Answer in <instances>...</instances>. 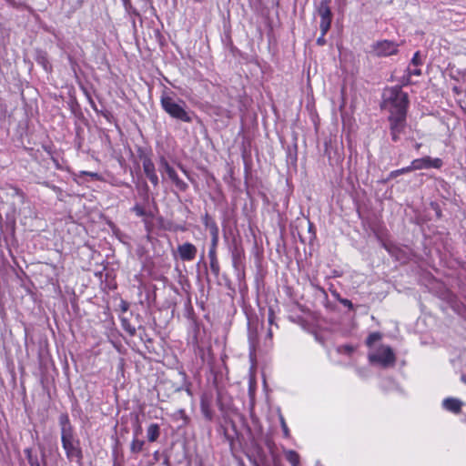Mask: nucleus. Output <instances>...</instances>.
<instances>
[{
  "label": "nucleus",
  "mask_w": 466,
  "mask_h": 466,
  "mask_svg": "<svg viewBox=\"0 0 466 466\" xmlns=\"http://www.w3.org/2000/svg\"><path fill=\"white\" fill-rule=\"evenodd\" d=\"M384 105L388 108L390 115L407 116L408 95L400 88L391 87L384 93Z\"/></svg>",
  "instance_id": "obj_1"
},
{
  "label": "nucleus",
  "mask_w": 466,
  "mask_h": 466,
  "mask_svg": "<svg viewBox=\"0 0 466 466\" xmlns=\"http://www.w3.org/2000/svg\"><path fill=\"white\" fill-rule=\"evenodd\" d=\"M160 104L163 110L171 117L185 123L192 122L191 113L186 110L187 105L184 100L176 101L167 92H163Z\"/></svg>",
  "instance_id": "obj_2"
},
{
  "label": "nucleus",
  "mask_w": 466,
  "mask_h": 466,
  "mask_svg": "<svg viewBox=\"0 0 466 466\" xmlns=\"http://www.w3.org/2000/svg\"><path fill=\"white\" fill-rule=\"evenodd\" d=\"M66 423L63 425L61 431V441L63 449L66 451L68 461L80 462L83 458V454L79 440L75 438L72 427L67 418H66Z\"/></svg>",
  "instance_id": "obj_3"
},
{
  "label": "nucleus",
  "mask_w": 466,
  "mask_h": 466,
  "mask_svg": "<svg viewBox=\"0 0 466 466\" xmlns=\"http://www.w3.org/2000/svg\"><path fill=\"white\" fill-rule=\"evenodd\" d=\"M368 357L370 363H377L383 368L394 366L396 362V356L392 349L387 345L371 349Z\"/></svg>",
  "instance_id": "obj_4"
},
{
  "label": "nucleus",
  "mask_w": 466,
  "mask_h": 466,
  "mask_svg": "<svg viewBox=\"0 0 466 466\" xmlns=\"http://www.w3.org/2000/svg\"><path fill=\"white\" fill-rule=\"evenodd\" d=\"M406 116L403 115L396 116L390 115L389 116V123H390V131L391 139L394 142L400 140L401 134L404 133L406 128Z\"/></svg>",
  "instance_id": "obj_5"
},
{
  "label": "nucleus",
  "mask_w": 466,
  "mask_h": 466,
  "mask_svg": "<svg viewBox=\"0 0 466 466\" xmlns=\"http://www.w3.org/2000/svg\"><path fill=\"white\" fill-rule=\"evenodd\" d=\"M318 14L320 16V31L326 35L330 28L332 16L329 0H321L318 7Z\"/></svg>",
  "instance_id": "obj_6"
},
{
  "label": "nucleus",
  "mask_w": 466,
  "mask_h": 466,
  "mask_svg": "<svg viewBox=\"0 0 466 466\" xmlns=\"http://www.w3.org/2000/svg\"><path fill=\"white\" fill-rule=\"evenodd\" d=\"M158 167L160 172L167 173L168 178L176 185L178 189L185 190L187 188V184L178 177L175 169L168 164L167 160L164 157L159 158Z\"/></svg>",
  "instance_id": "obj_7"
},
{
  "label": "nucleus",
  "mask_w": 466,
  "mask_h": 466,
  "mask_svg": "<svg viewBox=\"0 0 466 466\" xmlns=\"http://www.w3.org/2000/svg\"><path fill=\"white\" fill-rule=\"evenodd\" d=\"M398 44L390 40H381L372 45V52L378 56H389L398 52Z\"/></svg>",
  "instance_id": "obj_8"
},
{
  "label": "nucleus",
  "mask_w": 466,
  "mask_h": 466,
  "mask_svg": "<svg viewBox=\"0 0 466 466\" xmlns=\"http://www.w3.org/2000/svg\"><path fill=\"white\" fill-rule=\"evenodd\" d=\"M442 160L441 158H431V157H424L416 158L411 161V170L429 169V168H441Z\"/></svg>",
  "instance_id": "obj_9"
},
{
  "label": "nucleus",
  "mask_w": 466,
  "mask_h": 466,
  "mask_svg": "<svg viewBox=\"0 0 466 466\" xmlns=\"http://www.w3.org/2000/svg\"><path fill=\"white\" fill-rule=\"evenodd\" d=\"M197 251V248L189 242L177 247L179 258L183 261H192L196 258Z\"/></svg>",
  "instance_id": "obj_10"
},
{
  "label": "nucleus",
  "mask_w": 466,
  "mask_h": 466,
  "mask_svg": "<svg viewBox=\"0 0 466 466\" xmlns=\"http://www.w3.org/2000/svg\"><path fill=\"white\" fill-rule=\"evenodd\" d=\"M143 170L147 176V177L149 179V181L152 183L153 186L157 187L158 186L159 180L158 177L156 172L155 165L151 158L145 157L143 158Z\"/></svg>",
  "instance_id": "obj_11"
},
{
  "label": "nucleus",
  "mask_w": 466,
  "mask_h": 466,
  "mask_svg": "<svg viewBox=\"0 0 466 466\" xmlns=\"http://www.w3.org/2000/svg\"><path fill=\"white\" fill-rule=\"evenodd\" d=\"M461 401L454 398H447L442 401L443 408L453 413H459L461 411Z\"/></svg>",
  "instance_id": "obj_12"
},
{
  "label": "nucleus",
  "mask_w": 466,
  "mask_h": 466,
  "mask_svg": "<svg viewBox=\"0 0 466 466\" xmlns=\"http://www.w3.org/2000/svg\"><path fill=\"white\" fill-rule=\"evenodd\" d=\"M160 435V428L158 424L152 423L148 426L147 431V440L151 442L156 441Z\"/></svg>",
  "instance_id": "obj_13"
},
{
  "label": "nucleus",
  "mask_w": 466,
  "mask_h": 466,
  "mask_svg": "<svg viewBox=\"0 0 466 466\" xmlns=\"http://www.w3.org/2000/svg\"><path fill=\"white\" fill-rule=\"evenodd\" d=\"M286 460L292 465V466H299V455L297 451L293 450H288L284 451Z\"/></svg>",
  "instance_id": "obj_14"
},
{
  "label": "nucleus",
  "mask_w": 466,
  "mask_h": 466,
  "mask_svg": "<svg viewBox=\"0 0 466 466\" xmlns=\"http://www.w3.org/2000/svg\"><path fill=\"white\" fill-rule=\"evenodd\" d=\"M200 407H201V411H202L204 417L207 420H211L212 417H213V413H212V410L210 409L209 402L207 400L202 399L201 400V403H200Z\"/></svg>",
  "instance_id": "obj_15"
},
{
  "label": "nucleus",
  "mask_w": 466,
  "mask_h": 466,
  "mask_svg": "<svg viewBox=\"0 0 466 466\" xmlns=\"http://www.w3.org/2000/svg\"><path fill=\"white\" fill-rule=\"evenodd\" d=\"M145 445V441L142 440H138L137 437H134L131 445H130V451L133 453H139L142 451Z\"/></svg>",
  "instance_id": "obj_16"
},
{
  "label": "nucleus",
  "mask_w": 466,
  "mask_h": 466,
  "mask_svg": "<svg viewBox=\"0 0 466 466\" xmlns=\"http://www.w3.org/2000/svg\"><path fill=\"white\" fill-rule=\"evenodd\" d=\"M208 258L210 260V269L215 275H218L219 273V266L218 261L217 259V255L214 254L213 251L208 252Z\"/></svg>",
  "instance_id": "obj_17"
},
{
  "label": "nucleus",
  "mask_w": 466,
  "mask_h": 466,
  "mask_svg": "<svg viewBox=\"0 0 466 466\" xmlns=\"http://www.w3.org/2000/svg\"><path fill=\"white\" fill-rule=\"evenodd\" d=\"M355 350V348L351 345H342L337 348V352L339 354L350 356Z\"/></svg>",
  "instance_id": "obj_18"
},
{
  "label": "nucleus",
  "mask_w": 466,
  "mask_h": 466,
  "mask_svg": "<svg viewBox=\"0 0 466 466\" xmlns=\"http://www.w3.org/2000/svg\"><path fill=\"white\" fill-rule=\"evenodd\" d=\"M380 339H381V334L380 332H373V333L370 334L369 337L367 338L366 344L370 348H372L374 343L379 341Z\"/></svg>",
  "instance_id": "obj_19"
},
{
  "label": "nucleus",
  "mask_w": 466,
  "mask_h": 466,
  "mask_svg": "<svg viewBox=\"0 0 466 466\" xmlns=\"http://www.w3.org/2000/svg\"><path fill=\"white\" fill-rule=\"evenodd\" d=\"M411 167L410 165L405 167H402L400 169L393 170L390 173V178H395L400 175L406 174L409 172H411Z\"/></svg>",
  "instance_id": "obj_20"
},
{
  "label": "nucleus",
  "mask_w": 466,
  "mask_h": 466,
  "mask_svg": "<svg viewBox=\"0 0 466 466\" xmlns=\"http://www.w3.org/2000/svg\"><path fill=\"white\" fill-rule=\"evenodd\" d=\"M420 75H421V70H420V68H419V66L418 67H415L412 66H408L407 76H408L409 80L412 76H420Z\"/></svg>",
  "instance_id": "obj_21"
},
{
  "label": "nucleus",
  "mask_w": 466,
  "mask_h": 466,
  "mask_svg": "<svg viewBox=\"0 0 466 466\" xmlns=\"http://www.w3.org/2000/svg\"><path fill=\"white\" fill-rule=\"evenodd\" d=\"M421 64H422V61H421V58H420V52L417 51L413 55V57L411 58L410 64L409 66H412L418 67Z\"/></svg>",
  "instance_id": "obj_22"
},
{
  "label": "nucleus",
  "mask_w": 466,
  "mask_h": 466,
  "mask_svg": "<svg viewBox=\"0 0 466 466\" xmlns=\"http://www.w3.org/2000/svg\"><path fill=\"white\" fill-rule=\"evenodd\" d=\"M279 420H280V424H281V428H282L284 436L286 438L289 437V430L287 423L285 421V419L282 415L279 416Z\"/></svg>",
  "instance_id": "obj_23"
},
{
  "label": "nucleus",
  "mask_w": 466,
  "mask_h": 466,
  "mask_svg": "<svg viewBox=\"0 0 466 466\" xmlns=\"http://www.w3.org/2000/svg\"><path fill=\"white\" fill-rule=\"evenodd\" d=\"M217 243H218V236H217V233L215 232L214 235H213V238H212L211 248H210L208 252L213 251L214 254L216 255Z\"/></svg>",
  "instance_id": "obj_24"
},
{
  "label": "nucleus",
  "mask_w": 466,
  "mask_h": 466,
  "mask_svg": "<svg viewBox=\"0 0 466 466\" xmlns=\"http://www.w3.org/2000/svg\"><path fill=\"white\" fill-rule=\"evenodd\" d=\"M133 210L136 212V214L138 216V217H142L144 216L145 214V211H144V208L138 205H136L134 208H133Z\"/></svg>",
  "instance_id": "obj_25"
},
{
  "label": "nucleus",
  "mask_w": 466,
  "mask_h": 466,
  "mask_svg": "<svg viewBox=\"0 0 466 466\" xmlns=\"http://www.w3.org/2000/svg\"><path fill=\"white\" fill-rule=\"evenodd\" d=\"M28 462L30 466H40V463L37 460V458L30 457L28 458Z\"/></svg>",
  "instance_id": "obj_26"
},
{
  "label": "nucleus",
  "mask_w": 466,
  "mask_h": 466,
  "mask_svg": "<svg viewBox=\"0 0 466 466\" xmlns=\"http://www.w3.org/2000/svg\"><path fill=\"white\" fill-rule=\"evenodd\" d=\"M326 43L325 35L321 32V35L317 39V44L319 46H323Z\"/></svg>",
  "instance_id": "obj_27"
},
{
  "label": "nucleus",
  "mask_w": 466,
  "mask_h": 466,
  "mask_svg": "<svg viewBox=\"0 0 466 466\" xmlns=\"http://www.w3.org/2000/svg\"><path fill=\"white\" fill-rule=\"evenodd\" d=\"M83 174L90 176L91 177H94V178H98L99 177V175L97 173H93V172L86 171V172H83Z\"/></svg>",
  "instance_id": "obj_28"
},
{
  "label": "nucleus",
  "mask_w": 466,
  "mask_h": 466,
  "mask_svg": "<svg viewBox=\"0 0 466 466\" xmlns=\"http://www.w3.org/2000/svg\"><path fill=\"white\" fill-rule=\"evenodd\" d=\"M66 418L68 419V417L66 415L61 416V418H60L61 429L63 428V425L66 423Z\"/></svg>",
  "instance_id": "obj_29"
},
{
  "label": "nucleus",
  "mask_w": 466,
  "mask_h": 466,
  "mask_svg": "<svg viewBox=\"0 0 466 466\" xmlns=\"http://www.w3.org/2000/svg\"><path fill=\"white\" fill-rule=\"evenodd\" d=\"M25 453H26L27 459L30 457H33L30 450H28V449L25 450Z\"/></svg>",
  "instance_id": "obj_30"
},
{
  "label": "nucleus",
  "mask_w": 466,
  "mask_h": 466,
  "mask_svg": "<svg viewBox=\"0 0 466 466\" xmlns=\"http://www.w3.org/2000/svg\"><path fill=\"white\" fill-rule=\"evenodd\" d=\"M140 431H141V427L139 426V427H137V430H136V431H135V437H137V434H138Z\"/></svg>",
  "instance_id": "obj_31"
},
{
  "label": "nucleus",
  "mask_w": 466,
  "mask_h": 466,
  "mask_svg": "<svg viewBox=\"0 0 466 466\" xmlns=\"http://www.w3.org/2000/svg\"><path fill=\"white\" fill-rule=\"evenodd\" d=\"M344 304H345V305H351V302H350V300H347V299H346V300L344 301Z\"/></svg>",
  "instance_id": "obj_32"
},
{
  "label": "nucleus",
  "mask_w": 466,
  "mask_h": 466,
  "mask_svg": "<svg viewBox=\"0 0 466 466\" xmlns=\"http://www.w3.org/2000/svg\"><path fill=\"white\" fill-rule=\"evenodd\" d=\"M130 334H134L135 333V329H132L129 330Z\"/></svg>",
  "instance_id": "obj_33"
},
{
  "label": "nucleus",
  "mask_w": 466,
  "mask_h": 466,
  "mask_svg": "<svg viewBox=\"0 0 466 466\" xmlns=\"http://www.w3.org/2000/svg\"><path fill=\"white\" fill-rule=\"evenodd\" d=\"M268 337H271V336H272V332L269 330V331L268 332Z\"/></svg>",
  "instance_id": "obj_34"
},
{
  "label": "nucleus",
  "mask_w": 466,
  "mask_h": 466,
  "mask_svg": "<svg viewBox=\"0 0 466 466\" xmlns=\"http://www.w3.org/2000/svg\"><path fill=\"white\" fill-rule=\"evenodd\" d=\"M420 144H417L416 145V148H420Z\"/></svg>",
  "instance_id": "obj_35"
},
{
  "label": "nucleus",
  "mask_w": 466,
  "mask_h": 466,
  "mask_svg": "<svg viewBox=\"0 0 466 466\" xmlns=\"http://www.w3.org/2000/svg\"><path fill=\"white\" fill-rule=\"evenodd\" d=\"M462 380H463L464 382H466V379H465L464 377H462Z\"/></svg>",
  "instance_id": "obj_36"
}]
</instances>
